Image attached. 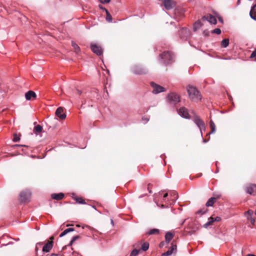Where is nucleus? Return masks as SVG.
I'll use <instances>...</instances> for the list:
<instances>
[{"label":"nucleus","mask_w":256,"mask_h":256,"mask_svg":"<svg viewBox=\"0 0 256 256\" xmlns=\"http://www.w3.org/2000/svg\"><path fill=\"white\" fill-rule=\"evenodd\" d=\"M190 221H191V219H190V218L186 219L184 221V224H188L190 222Z\"/></svg>","instance_id":"a18cd8bd"},{"label":"nucleus","mask_w":256,"mask_h":256,"mask_svg":"<svg viewBox=\"0 0 256 256\" xmlns=\"http://www.w3.org/2000/svg\"><path fill=\"white\" fill-rule=\"evenodd\" d=\"M110 0H100V2L105 4V3H108L110 2Z\"/></svg>","instance_id":"09e8293b"},{"label":"nucleus","mask_w":256,"mask_h":256,"mask_svg":"<svg viewBox=\"0 0 256 256\" xmlns=\"http://www.w3.org/2000/svg\"><path fill=\"white\" fill-rule=\"evenodd\" d=\"M168 193L167 192L164 194L162 198L160 200V202H166L167 200H168Z\"/></svg>","instance_id":"c756f323"},{"label":"nucleus","mask_w":256,"mask_h":256,"mask_svg":"<svg viewBox=\"0 0 256 256\" xmlns=\"http://www.w3.org/2000/svg\"><path fill=\"white\" fill-rule=\"evenodd\" d=\"M111 224L114 225V221L112 220H111Z\"/></svg>","instance_id":"e2e57ef3"},{"label":"nucleus","mask_w":256,"mask_h":256,"mask_svg":"<svg viewBox=\"0 0 256 256\" xmlns=\"http://www.w3.org/2000/svg\"><path fill=\"white\" fill-rule=\"evenodd\" d=\"M106 20L108 22H112V16L110 15V12H108V10L106 11Z\"/></svg>","instance_id":"473e14b6"},{"label":"nucleus","mask_w":256,"mask_h":256,"mask_svg":"<svg viewBox=\"0 0 256 256\" xmlns=\"http://www.w3.org/2000/svg\"><path fill=\"white\" fill-rule=\"evenodd\" d=\"M51 256H60V254H52Z\"/></svg>","instance_id":"6e6d98bb"},{"label":"nucleus","mask_w":256,"mask_h":256,"mask_svg":"<svg viewBox=\"0 0 256 256\" xmlns=\"http://www.w3.org/2000/svg\"><path fill=\"white\" fill-rule=\"evenodd\" d=\"M210 127L211 128V132L208 134H214L216 132V126L213 121L210 120Z\"/></svg>","instance_id":"bb28decb"},{"label":"nucleus","mask_w":256,"mask_h":256,"mask_svg":"<svg viewBox=\"0 0 256 256\" xmlns=\"http://www.w3.org/2000/svg\"><path fill=\"white\" fill-rule=\"evenodd\" d=\"M190 34V31L186 28H182L179 31L180 37L182 40H187Z\"/></svg>","instance_id":"6e6552de"},{"label":"nucleus","mask_w":256,"mask_h":256,"mask_svg":"<svg viewBox=\"0 0 256 256\" xmlns=\"http://www.w3.org/2000/svg\"><path fill=\"white\" fill-rule=\"evenodd\" d=\"M51 197L54 200H62L64 198V194L62 192H60L58 194H52L51 195Z\"/></svg>","instance_id":"aec40b11"},{"label":"nucleus","mask_w":256,"mask_h":256,"mask_svg":"<svg viewBox=\"0 0 256 256\" xmlns=\"http://www.w3.org/2000/svg\"><path fill=\"white\" fill-rule=\"evenodd\" d=\"M246 192L250 194L256 196V184H252L246 188Z\"/></svg>","instance_id":"4468645a"},{"label":"nucleus","mask_w":256,"mask_h":256,"mask_svg":"<svg viewBox=\"0 0 256 256\" xmlns=\"http://www.w3.org/2000/svg\"><path fill=\"white\" fill-rule=\"evenodd\" d=\"M90 48L92 52L98 56H101L102 54L103 51L101 46L94 43L91 44Z\"/></svg>","instance_id":"39448f33"},{"label":"nucleus","mask_w":256,"mask_h":256,"mask_svg":"<svg viewBox=\"0 0 256 256\" xmlns=\"http://www.w3.org/2000/svg\"><path fill=\"white\" fill-rule=\"evenodd\" d=\"M246 256H256L253 254H248Z\"/></svg>","instance_id":"052dcab7"},{"label":"nucleus","mask_w":256,"mask_h":256,"mask_svg":"<svg viewBox=\"0 0 256 256\" xmlns=\"http://www.w3.org/2000/svg\"><path fill=\"white\" fill-rule=\"evenodd\" d=\"M42 127L40 124L36 126L34 129V134H37L38 132H42Z\"/></svg>","instance_id":"cd10ccee"},{"label":"nucleus","mask_w":256,"mask_h":256,"mask_svg":"<svg viewBox=\"0 0 256 256\" xmlns=\"http://www.w3.org/2000/svg\"><path fill=\"white\" fill-rule=\"evenodd\" d=\"M85 227H86V228H89L88 226H82V228L84 229Z\"/></svg>","instance_id":"680f3d73"},{"label":"nucleus","mask_w":256,"mask_h":256,"mask_svg":"<svg viewBox=\"0 0 256 256\" xmlns=\"http://www.w3.org/2000/svg\"><path fill=\"white\" fill-rule=\"evenodd\" d=\"M63 108L62 107L58 108L56 112V115L62 120H64L66 118L65 114H62L63 112Z\"/></svg>","instance_id":"dca6fc26"},{"label":"nucleus","mask_w":256,"mask_h":256,"mask_svg":"<svg viewBox=\"0 0 256 256\" xmlns=\"http://www.w3.org/2000/svg\"><path fill=\"white\" fill-rule=\"evenodd\" d=\"M192 231V226L190 224L187 228H185V232L191 235V232Z\"/></svg>","instance_id":"72a5a7b5"},{"label":"nucleus","mask_w":256,"mask_h":256,"mask_svg":"<svg viewBox=\"0 0 256 256\" xmlns=\"http://www.w3.org/2000/svg\"><path fill=\"white\" fill-rule=\"evenodd\" d=\"M216 198L214 197H212L206 202V206H212L216 202Z\"/></svg>","instance_id":"b1692460"},{"label":"nucleus","mask_w":256,"mask_h":256,"mask_svg":"<svg viewBox=\"0 0 256 256\" xmlns=\"http://www.w3.org/2000/svg\"><path fill=\"white\" fill-rule=\"evenodd\" d=\"M202 20H206L208 21L210 24H216V20L214 16H212L210 14H208L206 16H202Z\"/></svg>","instance_id":"f8f14e48"},{"label":"nucleus","mask_w":256,"mask_h":256,"mask_svg":"<svg viewBox=\"0 0 256 256\" xmlns=\"http://www.w3.org/2000/svg\"><path fill=\"white\" fill-rule=\"evenodd\" d=\"M166 99L168 104L172 106H175L180 102V96L174 92H170L168 94Z\"/></svg>","instance_id":"f03ea898"},{"label":"nucleus","mask_w":256,"mask_h":256,"mask_svg":"<svg viewBox=\"0 0 256 256\" xmlns=\"http://www.w3.org/2000/svg\"><path fill=\"white\" fill-rule=\"evenodd\" d=\"M149 248V244L147 242H144L141 247L140 250H142L143 251L145 252Z\"/></svg>","instance_id":"c85d7f7f"},{"label":"nucleus","mask_w":256,"mask_h":256,"mask_svg":"<svg viewBox=\"0 0 256 256\" xmlns=\"http://www.w3.org/2000/svg\"><path fill=\"white\" fill-rule=\"evenodd\" d=\"M206 212H207V209L206 208H203L198 210L196 212V214H206Z\"/></svg>","instance_id":"c9c22d12"},{"label":"nucleus","mask_w":256,"mask_h":256,"mask_svg":"<svg viewBox=\"0 0 256 256\" xmlns=\"http://www.w3.org/2000/svg\"><path fill=\"white\" fill-rule=\"evenodd\" d=\"M159 233V230L158 229L154 228L151 230H150L148 232V234L149 235H152L154 234H158Z\"/></svg>","instance_id":"7c9ffc66"},{"label":"nucleus","mask_w":256,"mask_h":256,"mask_svg":"<svg viewBox=\"0 0 256 256\" xmlns=\"http://www.w3.org/2000/svg\"><path fill=\"white\" fill-rule=\"evenodd\" d=\"M176 246L173 244L172 246L168 250L167 252L163 253L162 254V256H170L172 255L173 253L176 252Z\"/></svg>","instance_id":"2eb2a0df"},{"label":"nucleus","mask_w":256,"mask_h":256,"mask_svg":"<svg viewBox=\"0 0 256 256\" xmlns=\"http://www.w3.org/2000/svg\"><path fill=\"white\" fill-rule=\"evenodd\" d=\"M250 222H251V223H252V224H254V219L252 218V219L250 220Z\"/></svg>","instance_id":"4d7b16f0"},{"label":"nucleus","mask_w":256,"mask_h":256,"mask_svg":"<svg viewBox=\"0 0 256 256\" xmlns=\"http://www.w3.org/2000/svg\"><path fill=\"white\" fill-rule=\"evenodd\" d=\"M168 193L169 196L168 200H170V204H172L176 202L178 198V195L177 192L174 190H168Z\"/></svg>","instance_id":"423d86ee"},{"label":"nucleus","mask_w":256,"mask_h":256,"mask_svg":"<svg viewBox=\"0 0 256 256\" xmlns=\"http://www.w3.org/2000/svg\"><path fill=\"white\" fill-rule=\"evenodd\" d=\"M52 248V242H48L42 247V252H48Z\"/></svg>","instance_id":"a211bd4d"},{"label":"nucleus","mask_w":256,"mask_h":256,"mask_svg":"<svg viewBox=\"0 0 256 256\" xmlns=\"http://www.w3.org/2000/svg\"><path fill=\"white\" fill-rule=\"evenodd\" d=\"M178 114L182 118H190V115L188 114L187 108L182 107L180 108L178 111Z\"/></svg>","instance_id":"9d476101"},{"label":"nucleus","mask_w":256,"mask_h":256,"mask_svg":"<svg viewBox=\"0 0 256 256\" xmlns=\"http://www.w3.org/2000/svg\"><path fill=\"white\" fill-rule=\"evenodd\" d=\"M98 7L100 9L103 10L104 11L106 12V11H108V10L106 8H104L101 4H99Z\"/></svg>","instance_id":"de8ad7c7"},{"label":"nucleus","mask_w":256,"mask_h":256,"mask_svg":"<svg viewBox=\"0 0 256 256\" xmlns=\"http://www.w3.org/2000/svg\"><path fill=\"white\" fill-rule=\"evenodd\" d=\"M186 90L190 97L192 94V86L190 84L188 85L186 87Z\"/></svg>","instance_id":"e433bc0d"},{"label":"nucleus","mask_w":256,"mask_h":256,"mask_svg":"<svg viewBox=\"0 0 256 256\" xmlns=\"http://www.w3.org/2000/svg\"><path fill=\"white\" fill-rule=\"evenodd\" d=\"M174 237V234L170 232H168L165 234L166 242L168 244Z\"/></svg>","instance_id":"412c9836"},{"label":"nucleus","mask_w":256,"mask_h":256,"mask_svg":"<svg viewBox=\"0 0 256 256\" xmlns=\"http://www.w3.org/2000/svg\"><path fill=\"white\" fill-rule=\"evenodd\" d=\"M250 16L252 19L256 20V4L251 8Z\"/></svg>","instance_id":"f3484780"},{"label":"nucleus","mask_w":256,"mask_h":256,"mask_svg":"<svg viewBox=\"0 0 256 256\" xmlns=\"http://www.w3.org/2000/svg\"><path fill=\"white\" fill-rule=\"evenodd\" d=\"M193 122H194V124L197 126L198 127L199 130H200V135L202 136V130L205 129V125L204 122L198 116L196 115L193 112Z\"/></svg>","instance_id":"7ed1b4c3"},{"label":"nucleus","mask_w":256,"mask_h":256,"mask_svg":"<svg viewBox=\"0 0 256 256\" xmlns=\"http://www.w3.org/2000/svg\"><path fill=\"white\" fill-rule=\"evenodd\" d=\"M31 192L30 190L22 192L20 194V201L21 202H28L30 198Z\"/></svg>","instance_id":"20e7f679"},{"label":"nucleus","mask_w":256,"mask_h":256,"mask_svg":"<svg viewBox=\"0 0 256 256\" xmlns=\"http://www.w3.org/2000/svg\"><path fill=\"white\" fill-rule=\"evenodd\" d=\"M72 46L73 47V48L74 50V52L76 54H78L80 52V49L78 46L74 41H72Z\"/></svg>","instance_id":"5701e85b"},{"label":"nucleus","mask_w":256,"mask_h":256,"mask_svg":"<svg viewBox=\"0 0 256 256\" xmlns=\"http://www.w3.org/2000/svg\"><path fill=\"white\" fill-rule=\"evenodd\" d=\"M80 238V236H74L72 238V240L74 241V242L78 240Z\"/></svg>","instance_id":"c03bdc74"},{"label":"nucleus","mask_w":256,"mask_h":256,"mask_svg":"<svg viewBox=\"0 0 256 256\" xmlns=\"http://www.w3.org/2000/svg\"><path fill=\"white\" fill-rule=\"evenodd\" d=\"M214 222V218L212 217H210L208 218V222L204 224V228H208V226L211 225L213 222Z\"/></svg>","instance_id":"393cba45"},{"label":"nucleus","mask_w":256,"mask_h":256,"mask_svg":"<svg viewBox=\"0 0 256 256\" xmlns=\"http://www.w3.org/2000/svg\"><path fill=\"white\" fill-rule=\"evenodd\" d=\"M203 34L205 36H210V32L208 30H204L203 32Z\"/></svg>","instance_id":"a19ab883"},{"label":"nucleus","mask_w":256,"mask_h":256,"mask_svg":"<svg viewBox=\"0 0 256 256\" xmlns=\"http://www.w3.org/2000/svg\"><path fill=\"white\" fill-rule=\"evenodd\" d=\"M160 207L162 208H166V206H165L164 205V204H161Z\"/></svg>","instance_id":"bf43d9fd"},{"label":"nucleus","mask_w":256,"mask_h":256,"mask_svg":"<svg viewBox=\"0 0 256 256\" xmlns=\"http://www.w3.org/2000/svg\"><path fill=\"white\" fill-rule=\"evenodd\" d=\"M76 200L78 203H79L80 204H85L84 200L81 198H76Z\"/></svg>","instance_id":"ea45409f"},{"label":"nucleus","mask_w":256,"mask_h":256,"mask_svg":"<svg viewBox=\"0 0 256 256\" xmlns=\"http://www.w3.org/2000/svg\"><path fill=\"white\" fill-rule=\"evenodd\" d=\"M133 72L137 74H146L147 72L146 70L140 66H136L133 68Z\"/></svg>","instance_id":"9b49d317"},{"label":"nucleus","mask_w":256,"mask_h":256,"mask_svg":"<svg viewBox=\"0 0 256 256\" xmlns=\"http://www.w3.org/2000/svg\"><path fill=\"white\" fill-rule=\"evenodd\" d=\"M212 33L216 34H221V30L219 28H215L214 30H212Z\"/></svg>","instance_id":"4c0bfd02"},{"label":"nucleus","mask_w":256,"mask_h":256,"mask_svg":"<svg viewBox=\"0 0 256 256\" xmlns=\"http://www.w3.org/2000/svg\"><path fill=\"white\" fill-rule=\"evenodd\" d=\"M68 233V231H66V229L64 230L60 235V237H62L66 234Z\"/></svg>","instance_id":"79ce46f5"},{"label":"nucleus","mask_w":256,"mask_h":256,"mask_svg":"<svg viewBox=\"0 0 256 256\" xmlns=\"http://www.w3.org/2000/svg\"><path fill=\"white\" fill-rule=\"evenodd\" d=\"M14 146L16 147L27 146L26 145H21V144H15Z\"/></svg>","instance_id":"3c124183"},{"label":"nucleus","mask_w":256,"mask_h":256,"mask_svg":"<svg viewBox=\"0 0 256 256\" xmlns=\"http://www.w3.org/2000/svg\"><path fill=\"white\" fill-rule=\"evenodd\" d=\"M164 242H162L160 244V247H162L163 246H164Z\"/></svg>","instance_id":"603ef678"},{"label":"nucleus","mask_w":256,"mask_h":256,"mask_svg":"<svg viewBox=\"0 0 256 256\" xmlns=\"http://www.w3.org/2000/svg\"><path fill=\"white\" fill-rule=\"evenodd\" d=\"M66 231H68V233L70 232L74 231V228H66Z\"/></svg>","instance_id":"8fccbe9b"},{"label":"nucleus","mask_w":256,"mask_h":256,"mask_svg":"<svg viewBox=\"0 0 256 256\" xmlns=\"http://www.w3.org/2000/svg\"><path fill=\"white\" fill-rule=\"evenodd\" d=\"M142 120H146V122H147L149 120V119H148V118H142Z\"/></svg>","instance_id":"5fc2aeb1"},{"label":"nucleus","mask_w":256,"mask_h":256,"mask_svg":"<svg viewBox=\"0 0 256 256\" xmlns=\"http://www.w3.org/2000/svg\"><path fill=\"white\" fill-rule=\"evenodd\" d=\"M218 19H219V20H220V22H222V19L221 18H219Z\"/></svg>","instance_id":"0e129e2a"},{"label":"nucleus","mask_w":256,"mask_h":256,"mask_svg":"<svg viewBox=\"0 0 256 256\" xmlns=\"http://www.w3.org/2000/svg\"><path fill=\"white\" fill-rule=\"evenodd\" d=\"M140 250L134 249L130 252V256H137Z\"/></svg>","instance_id":"2f4dec72"},{"label":"nucleus","mask_w":256,"mask_h":256,"mask_svg":"<svg viewBox=\"0 0 256 256\" xmlns=\"http://www.w3.org/2000/svg\"><path fill=\"white\" fill-rule=\"evenodd\" d=\"M150 86L153 88L152 93L157 94L165 91L164 87L155 84L154 82L150 83Z\"/></svg>","instance_id":"0eeeda50"},{"label":"nucleus","mask_w":256,"mask_h":256,"mask_svg":"<svg viewBox=\"0 0 256 256\" xmlns=\"http://www.w3.org/2000/svg\"><path fill=\"white\" fill-rule=\"evenodd\" d=\"M36 94L32 90H29L25 94V98L26 100H30L32 98H36Z\"/></svg>","instance_id":"6ab92c4d"},{"label":"nucleus","mask_w":256,"mask_h":256,"mask_svg":"<svg viewBox=\"0 0 256 256\" xmlns=\"http://www.w3.org/2000/svg\"><path fill=\"white\" fill-rule=\"evenodd\" d=\"M229 44V39L226 38L222 40L221 42V46L222 48H226Z\"/></svg>","instance_id":"a878e982"},{"label":"nucleus","mask_w":256,"mask_h":256,"mask_svg":"<svg viewBox=\"0 0 256 256\" xmlns=\"http://www.w3.org/2000/svg\"><path fill=\"white\" fill-rule=\"evenodd\" d=\"M208 140H209V139H208V140H204V139H203L202 141H203V142H204V143H206V142H208Z\"/></svg>","instance_id":"13d9d810"},{"label":"nucleus","mask_w":256,"mask_h":256,"mask_svg":"<svg viewBox=\"0 0 256 256\" xmlns=\"http://www.w3.org/2000/svg\"><path fill=\"white\" fill-rule=\"evenodd\" d=\"M74 242V241H73L72 240H70V242L69 244V246H72Z\"/></svg>","instance_id":"864d4df0"},{"label":"nucleus","mask_w":256,"mask_h":256,"mask_svg":"<svg viewBox=\"0 0 256 256\" xmlns=\"http://www.w3.org/2000/svg\"><path fill=\"white\" fill-rule=\"evenodd\" d=\"M253 213L254 212L252 210H248L246 212L245 215L246 216V214H248L249 216H252L253 214Z\"/></svg>","instance_id":"37998d69"},{"label":"nucleus","mask_w":256,"mask_h":256,"mask_svg":"<svg viewBox=\"0 0 256 256\" xmlns=\"http://www.w3.org/2000/svg\"><path fill=\"white\" fill-rule=\"evenodd\" d=\"M161 194H162V192H159V193H158V195Z\"/></svg>","instance_id":"338daca9"},{"label":"nucleus","mask_w":256,"mask_h":256,"mask_svg":"<svg viewBox=\"0 0 256 256\" xmlns=\"http://www.w3.org/2000/svg\"><path fill=\"white\" fill-rule=\"evenodd\" d=\"M78 92L79 94H81V92H80V91L78 90Z\"/></svg>","instance_id":"69168bd1"},{"label":"nucleus","mask_w":256,"mask_h":256,"mask_svg":"<svg viewBox=\"0 0 256 256\" xmlns=\"http://www.w3.org/2000/svg\"><path fill=\"white\" fill-rule=\"evenodd\" d=\"M202 24L201 22V20H197L193 24V30H196L200 28L202 26Z\"/></svg>","instance_id":"4be33fe9"},{"label":"nucleus","mask_w":256,"mask_h":256,"mask_svg":"<svg viewBox=\"0 0 256 256\" xmlns=\"http://www.w3.org/2000/svg\"><path fill=\"white\" fill-rule=\"evenodd\" d=\"M160 57L163 60L164 63L165 64H170L174 62V56L170 52H164L160 54Z\"/></svg>","instance_id":"f257e3e1"},{"label":"nucleus","mask_w":256,"mask_h":256,"mask_svg":"<svg viewBox=\"0 0 256 256\" xmlns=\"http://www.w3.org/2000/svg\"><path fill=\"white\" fill-rule=\"evenodd\" d=\"M42 242H38L36 244L35 248V252L36 253L38 252V250L42 246Z\"/></svg>","instance_id":"f704fd0d"},{"label":"nucleus","mask_w":256,"mask_h":256,"mask_svg":"<svg viewBox=\"0 0 256 256\" xmlns=\"http://www.w3.org/2000/svg\"><path fill=\"white\" fill-rule=\"evenodd\" d=\"M163 4L166 10H170L174 7L175 2L172 0H164Z\"/></svg>","instance_id":"1a4fd4ad"},{"label":"nucleus","mask_w":256,"mask_h":256,"mask_svg":"<svg viewBox=\"0 0 256 256\" xmlns=\"http://www.w3.org/2000/svg\"><path fill=\"white\" fill-rule=\"evenodd\" d=\"M92 208H94L95 210H96V208H95V207L94 206H93Z\"/></svg>","instance_id":"774afa93"},{"label":"nucleus","mask_w":256,"mask_h":256,"mask_svg":"<svg viewBox=\"0 0 256 256\" xmlns=\"http://www.w3.org/2000/svg\"><path fill=\"white\" fill-rule=\"evenodd\" d=\"M202 98L199 91H198L195 88L193 87V102H198Z\"/></svg>","instance_id":"ddd939ff"},{"label":"nucleus","mask_w":256,"mask_h":256,"mask_svg":"<svg viewBox=\"0 0 256 256\" xmlns=\"http://www.w3.org/2000/svg\"><path fill=\"white\" fill-rule=\"evenodd\" d=\"M20 140V138L16 135V134H14L13 141L14 142H18Z\"/></svg>","instance_id":"58836bf2"},{"label":"nucleus","mask_w":256,"mask_h":256,"mask_svg":"<svg viewBox=\"0 0 256 256\" xmlns=\"http://www.w3.org/2000/svg\"><path fill=\"white\" fill-rule=\"evenodd\" d=\"M214 222H220L221 220V218L219 216H216L214 218Z\"/></svg>","instance_id":"49530a36"}]
</instances>
